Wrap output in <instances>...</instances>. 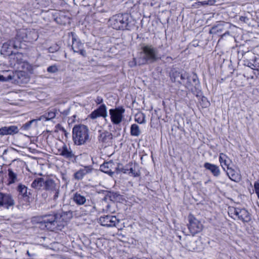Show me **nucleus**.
I'll return each mask as SVG.
<instances>
[{
  "mask_svg": "<svg viewBox=\"0 0 259 259\" xmlns=\"http://www.w3.org/2000/svg\"><path fill=\"white\" fill-rule=\"evenodd\" d=\"M181 81L180 83L183 84L188 90L191 91L196 97H200L201 92L199 89V82L195 74H189L184 72L181 74Z\"/></svg>",
  "mask_w": 259,
  "mask_h": 259,
  "instance_id": "obj_1",
  "label": "nucleus"
},
{
  "mask_svg": "<svg viewBox=\"0 0 259 259\" xmlns=\"http://www.w3.org/2000/svg\"><path fill=\"white\" fill-rule=\"evenodd\" d=\"M132 17L128 13L113 15L109 20V25L116 30H129L131 28Z\"/></svg>",
  "mask_w": 259,
  "mask_h": 259,
  "instance_id": "obj_2",
  "label": "nucleus"
},
{
  "mask_svg": "<svg viewBox=\"0 0 259 259\" xmlns=\"http://www.w3.org/2000/svg\"><path fill=\"white\" fill-rule=\"evenodd\" d=\"M72 139L76 145H82L90 141L89 130L83 124L75 125L72 129Z\"/></svg>",
  "mask_w": 259,
  "mask_h": 259,
  "instance_id": "obj_3",
  "label": "nucleus"
},
{
  "mask_svg": "<svg viewBox=\"0 0 259 259\" xmlns=\"http://www.w3.org/2000/svg\"><path fill=\"white\" fill-rule=\"evenodd\" d=\"M142 49L141 56L137 59L139 65L154 62L158 58L157 50L152 45H144Z\"/></svg>",
  "mask_w": 259,
  "mask_h": 259,
  "instance_id": "obj_4",
  "label": "nucleus"
},
{
  "mask_svg": "<svg viewBox=\"0 0 259 259\" xmlns=\"http://www.w3.org/2000/svg\"><path fill=\"white\" fill-rule=\"evenodd\" d=\"M61 218L56 213L48 214L41 217V223H44L48 230L54 231L61 229L59 220Z\"/></svg>",
  "mask_w": 259,
  "mask_h": 259,
  "instance_id": "obj_5",
  "label": "nucleus"
},
{
  "mask_svg": "<svg viewBox=\"0 0 259 259\" xmlns=\"http://www.w3.org/2000/svg\"><path fill=\"white\" fill-rule=\"evenodd\" d=\"M109 112L111 121L113 124L118 125L122 122L125 112V109L122 107L110 109Z\"/></svg>",
  "mask_w": 259,
  "mask_h": 259,
  "instance_id": "obj_6",
  "label": "nucleus"
},
{
  "mask_svg": "<svg viewBox=\"0 0 259 259\" xmlns=\"http://www.w3.org/2000/svg\"><path fill=\"white\" fill-rule=\"evenodd\" d=\"M229 214L235 215L243 223H248L251 220L250 213L245 208H232L230 209Z\"/></svg>",
  "mask_w": 259,
  "mask_h": 259,
  "instance_id": "obj_7",
  "label": "nucleus"
},
{
  "mask_svg": "<svg viewBox=\"0 0 259 259\" xmlns=\"http://www.w3.org/2000/svg\"><path fill=\"white\" fill-rule=\"evenodd\" d=\"M188 229L192 235L200 232L202 229L201 223L192 215H189Z\"/></svg>",
  "mask_w": 259,
  "mask_h": 259,
  "instance_id": "obj_8",
  "label": "nucleus"
},
{
  "mask_svg": "<svg viewBox=\"0 0 259 259\" xmlns=\"http://www.w3.org/2000/svg\"><path fill=\"white\" fill-rule=\"evenodd\" d=\"M120 220L115 216L107 215L102 216L99 219V223L102 226L107 227H116Z\"/></svg>",
  "mask_w": 259,
  "mask_h": 259,
  "instance_id": "obj_9",
  "label": "nucleus"
},
{
  "mask_svg": "<svg viewBox=\"0 0 259 259\" xmlns=\"http://www.w3.org/2000/svg\"><path fill=\"white\" fill-rule=\"evenodd\" d=\"M15 203V200L11 194L0 192V207L9 209L13 207Z\"/></svg>",
  "mask_w": 259,
  "mask_h": 259,
  "instance_id": "obj_10",
  "label": "nucleus"
},
{
  "mask_svg": "<svg viewBox=\"0 0 259 259\" xmlns=\"http://www.w3.org/2000/svg\"><path fill=\"white\" fill-rule=\"evenodd\" d=\"M107 108L106 106L103 104L101 105L98 108L93 111L89 115V117L92 119H95L98 117H102L105 120L107 117Z\"/></svg>",
  "mask_w": 259,
  "mask_h": 259,
  "instance_id": "obj_11",
  "label": "nucleus"
},
{
  "mask_svg": "<svg viewBox=\"0 0 259 259\" xmlns=\"http://www.w3.org/2000/svg\"><path fill=\"white\" fill-rule=\"evenodd\" d=\"M71 34L72 36V49L74 52L78 53L82 56H85L86 52L83 49V45L76 40L73 32H71Z\"/></svg>",
  "mask_w": 259,
  "mask_h": 259,
  "instance_id": "obj_12",
  "label": "nucleus"
},
{
  "mask_svg": "<svg viewBox=\"0 0 259 259\" xmlns=\"http://www.w3.org/2000/svg\"><path fill=\"white\" fill-rule=\"evenodd\" d=\"M59 154L66 159H71L74 157L75 155L70 147L63 144V146L58 149Z\"/></svg>",
  "mask_w": 259,
  "mask_h": 259,
  "instance_id": "obj_13",
  "label": "nucleus"
},
{
  "mask_svg": "<svg viewBox=\"0 0 259 259\" xmlns=\"http://www.w3.org/2000/svg\"><path fill=\"white\" fill-rule=\"evenodd\" d=\"M60 185L59 183L56 182L52 178H47L45 180L44 189L49 192L51 190L56 189H60Z\"/></svg>",
  "mask_w": 259,
  "mask_h": 259,
  "instance_id": "obj_14",
  "label": "nucleus"
},
{
  "mask_svg": "<svg viewBox=\"0 0 259 259\" xmlns=\"http://www.w3.org/2000/svg\"><path fill=\"white\" fill-rule=\"evenodd\" d=\"M93 168L91 166H86L79 169L74 174V178L77 180H80L83 179L84 176L91 173Z\"/></svg>",
  "mask_w": 259,
  "mask_h": 259,
  "instance_id": "obj_15",
  "label": "nucleus"
},
{
  "mask_svg": "<svg viewBox=\"0 0 259 259\" xmlns=\"http://www.w3.org/2000/svg\"><path fill=\"white\" fill-rule=\"evenodd\" d=\"M191 237H185V238L180 242L182 247L185 248L187 250L193 251L196 248L195 242L191 240Z\"/></svg>",
  "mask_w": 259,
  "mask_h": 259,
  "instance_id": "obj_16",
  "label": "nucleus"
},
{
  "mask_svg": "<svg viewBox=\"0 0 259 259\" xmlns=\"http://www.w3.org/2000/svg\"><path fill=\"white\" fill-rule=\"evenodd\" d=\"M100 135L98 136V140L100 142L105 144H109L112 139L111 133L107 131H99Z\"/></svg>",
  "mask_w": 259,
  "mask_h": 259,
  "instance_id": "obj_17",
  "label": "nucleus"
},
{
  "mask_svg": "<svg viewBox=\"0 0 259 259\" xmlns=\"http://www.w3.org/2000/svg\"><path fill=\"white\" fill-rule=\"evenodd\" d=\"M18 128L15 125L4 126L0 128V135L1 136L13 135L18 133Z\"/></svg>",
  "mask_w": 259,
  "mask_h": 259,
  "instance_id": "obj_18",
  "label": "nucleus"
},
{
  "mask_svg": "<svg viewBox=\"0 0 259 259\" xmlns=\"http://www.w3.org/2000/svg\"><path fill=\"white\" fill-rule=\"evenodd\" d=\"M204 167L209 170L215 177H218L221 174L219 167L217 165L209 162H205L204 164Z\"/></svg>",
  "mask_w": 259,
  "mask_h": 259,
  "instance_id": "obj_19",
  "label": "nucleus"
},
{
  "mask_svg": "<svg viewBox=\"0 0 259 259\" xmlns=\"http://www.w3.org/2000/svg\"><path fill=\"white\" fill-rule=\"evenodd\" d=\"M72 200L77 205H82L85 204L87 198L82 193L76 192L73 195Z\"/></svg>",
  "mask_w": 259,
  "mask_h": 259,
  "instance_id": "obj_20",
  "label": "nucleus"
},
{
  "mask_svg": "<svg viewBox=\"0 0 259 259\" xmlns=\"http://www.w3.org/2000/svg\"><path fill=\"white\" fill-rule=\"evenodd\" d=\"M17 190L19 192V195H21L22 197L29 199L31 193L28 192L27 187L22 184H19L17 187Z\"/></svg>",
  "mask_w": 259,
  "mask_h": 259,
  "instance_id": "obj_21",
  "label": "nucleus"
},
{
  "mask_svg": "<svg viewBox=\"0 0 259 259\" xmlns=\"http://www.w3.org/2000/svg\"><path fill=\"white\" fill-rule=\"evenodd\" d=\"M57 110L53 109L39 117L37 120L47 121L54 118L56 116Z\"/></svg>",
  "mask_w": 259,
  "mask_h": 259,
  "instance_id": "obj_22",
  "label": "nucleus"
},
{
  "mask_svg": "<svg viewBox=\"0 0 259 259\" xmlns=\"http://www.w3.org/2000/svg\"><path fill=\"white\" fill-rule=\"evenodd\" d=\"M219 161L224 170H225V168L224 166H226L227 169L230 168L229 165L231 163V160L226 154L224 153L220 154Z\"/></svg>",
  "mask_w": 259,
  "mask_h": 259,
  "instance_id": "obj_23",
  "label": "nucleus"
},
{
  "mask_svg": "<svg viewBox=\"0 0 259 259\" xmlns=\"http://www.w3.org/2000/svg\"><path fill=\"white\" fill-rule=\"evenodd\" d=\"M228 169L229 171L227 172V175L230 180L236 182L240 181L241 177L238 172L231 167Z\"/></svg>",
  "mask_w": 259,
  "mask_h": 259,
  "instance_id": "obj_24",
  "label": "nucleus"
},
{
  "mask_svg": "<svg viewBox=\"0 0 259 259\" xmlns=\"http://www.w3.org/2000/svg\"><path fill=\"white\" fill-rule=\"evenodd\" d=\"M45 182L44 178H37L32 182L31 187L35 189L40 190L42 186L44 187Z\"/></svg>",
  "mask_w": 259,
  "mask_h": 259,
  "instance_id": "obj_25",
  "label": "nucleus"
},
{
  "mask_svg": "<svg viewBox=\"0 0 259 259\" xmlns=\"http://www.w3.org/2000/svg\"><path fill=\"white\" fill-rule=\"evenodd\" d=\"M38 35L35 29H28L27 36V41H33L37 39Z\"/></svg>",
  "mask_w": 259,
  "mask_h": 259,
  "instance_id": "obj_26",
  "label": "nucleus"
},
{
  "mask_svg": "<svg viewBox=\"0 0 259 259\" xmlns=\"http://www.w3.org/2000/svg\"><path fill=\"white\" fill-rule=\"evenodd\" d=\"M28 29H21L17 31L16 38L19 41H27V36Z\"/></svg>",
  "mask_w": 259,
  "mask_h": 259,
  "instance_id": "obj_27",
  "label": "nucleus"
},
{
  "mask_svg": "<svg viewBox=\"0 0 259 259\" xmlns=\"http://www.w3.org/2000/svg\"><path fill=\"white\" fill-rule=\"evenodd\" d=\"M112 165V163L111 162H105L100 166V170L110 176H112L114 174V172L110 168Z\"/></svg>",
  "mask_w": 259,
  "mask_h": 259,
  "instance_id": "obj_28",
  "label": "nucleus"
},
{
  "mask_svg": "<svg viewBox=\"0 0 259 259\" xmlns=\"http://www.w3.org/2000/svg\"><path fill=\"white\" fill-rule=\"evenodd\" d=\"M8 184H13L18 181L17 175L12 169H8Z\"/></svg>",
  "mask_w": 259,
  "mask_h": 259,
  "instance_id": "obj_29",
  "label": "nucleus"
},
{
  "mask_svg": "<svg viewBox=\"0 0 259 259\" xmlns=\"http://www.w3.org/2000/svg\"><path fill=\"white\" fill-rule=\"evenodd\" d=\"M130 133L132 136H139L141 133V132L139 125L136 124H132L130 128Z\"/></svg>",
  "mask_w": 259,
  "mask_h": 259,
  "instance_id": "obj_30",
  "label": "nucleus"
},
{
  "mask_svg": "<svg viewBox=\"0 0 259 259\" xmlns=\"http://www.w3.org/2000/svg\"><path fill=\"white\" fill-rule=\"evenodd\" d=\"M146 116L145 114L142 112H139L136 114L135 116V120L136 122L139 124H144L146 121L145 119Z\"/></svg>",
  "mask_w": 259,
  "mask_h": 259,
  "instance_id": "obj_31",
  "label": "nucleus"
},
{
  "mask_svg": "<svg viewBox=\"0 0 259 259\" xmlns=\"http://www.w3.org/2000/svg\"><path fill=\"white\" fill-rule=\"evenodd\" d=\"M60 189H56L55 190H51L48 192L49 198L51 200L56 201L59 197L60 193Z\"/></svg>",
  "mask_w": 259,
  "mask_h": 259,
  "instance_id": "obj_32",
  "label": "nucleus"
},
{
  "mask_svg": "<svg viewBox=\"0 0 259 259\" xmlns=\"http://www.w3.org/2000/svg\"><path fill=\"white\" fill-rule=\"evenodd\" d=\"M213 4L214 1L210 0L203 2H197L194 3L192 6L195 9H197L204 5H212Z\"/></svg>",
  "mask_w": 259,
  "mask_h": 259,
  "instance_id": "obj_33",
  "label": "nucleus"
},
{
  "mask_svg": "<svg viewBox=\"0 0 259 259\" xmlns=\"http://www.w3.org/2000/svg\"><path fill=\"white\" fill-rule=\"evenodd\" d=\"M132 163H131L130 167L129 168V171L127 174L132 177H139L140 175V172L139 170L136 168V167L134 166H132Z\"/></svg>",
  "mask_w": 259,
  "mask_h": 259,
  "instance_id": "obj_34",
  "label": "nucleus"
},
{
  "mask_svg": "<svg viewBox=\"0 0 259 259\" xmlns=\"http://www.w3.org/2000/svg\"><path fill=\"white\" fill-rule=\"evenodd\" d=\"M13 47L16 48V46L13 44L12 41L10 40L5 42L2 46V50L6 52H8L9 50L11 49Z\"/></svg>",
  "mask_w": 259,
  "mask_h": 259,
  "instance_id": "obj_35",
  "label": "nucleus"
},
{
  "mask_svg": "<svg viewBox=\"0 0 259 259\" xmlns=\"http://www.w3.org/2000/svg\"><path fill=\"white\" fill-rule=\"evenodd\" d=\"M201 105L203 108H206L209 105V102L207 100V98L205 97L201 98V101L200 102Z\"/></svg>",
  "mask_w": 259,
  "mask_h": 259,
  "instance_id": "obj_36",
  "label": "nucleus"
},
{
  "mask_svg": "<svg viewBox=\"0 0 259 259\" xmlns=\"http://www.w3.org/2000/svg\"><path fill=\"white\" fill-rule=\"evenodd\" d=\"M58 71L57 66L56 65H52L48 67L47 71L49 73H56Z\"/></svg>",
  "mask_w": 259,
  "mask_h": 259,
  "instance_id": "obj_37",
  "label": "nucleus"
},
{
  "mask_svg": "<svg viewBox=\"0 0 259 259\" xmlns=\"http://www.w3.org/2000/svg\"><path fill=\"white\" fill-rule=\"evenodd\" d=\"M59 48H60V47H59V46L55 44V45L50 47V48H49L48 51L50 53H55V52L58 51L59 50Z\"/></svg>",
  "mask_w": 259,
  "mask_h": 259,
  "instance_id": "obj_38",
  "label": "nucleus"
},
{
  "mask_svg": "<svg viewBox=\"0 0 259 259\" xmlns=\"http://www.w3.org/2000/svg\"><path fill=\"white\" fill-rule=\"evenodd\" d=\"M254 189L255 192L259 199V182L256 181L254 183Z\"/></svg>",
  "mask_w": 259,
  "mask_h": 259,
  "instance_id": "obj_39",
  "label": "nucleus"
},
{
  "mask_svg": "<svg viewBox=\"0 0 259 259\" xmlns=\"http://www.w3.org/2000/svg\"><path fill=\"white\" fill-rule=\"evenodd\" d=\"M131 163H129L128 164H126L125 166L121 167L120 168V171L122 172L124 174H126L129 171V168L130 167Z\"/></svg>",
  "mask_w": 259,
  "mask_h": 259,
  "instance_id": "obj_40",
  "label": "nucleus"
},
{
  "mask_svg": "<svg viewBox=\"0 0 259 259\" xmlns=\"http://www.w3.org/2000/svg\"><path fill=\"white\" fill-rule=\"evenodd\" d=\"M245 65H246L247 66L249 67L252 69L255 70L256 68V65L254 64L253 63H251L250 61H245Z\"/></svg>",
  "mask_w": 259,
  "mask_h": 259,
  "instance_id": "obj_41",
  "label": "nucleus"
},
{
  "mask_svg": "<svg viewBox=\"0 0 259 259\" xmlns=\"http://www.w3.org/2000/svg\"><path fill=\"white\" fill-rule=\"evenodd\" d=\"M34 121V120H32L27 123H26L25 124H24L23 126V127H24V129L25 130H27L28 129V128L30 126L31 124H32V123Z\"/></svg>",
  "mask_w": 259,
  "mask_h": 259,
  "instance_id": "obj_42",
  "label": "nucleus"
},
{
  "mask_svg": "<svg viewBox=\"0 0 259 259\" xmlns=\"http://www.w3.org/2000/svg\"><path fill=\"white\" fill-rule=\"evenodd\" d=\"M137 64L138 65V63H137V59L136 58H134L133 61L130 62V65L131 67L135 66Z\"/></svg>",
  "mask_w": 259,
  "mask_h": 259,
  "instance_id": "obj_43",
  "label": "nucleus"
},
{
  "mask_svg": "<svg viewBox=\"0 0 259 259\" xmlns=\"http://www.w3.org/2000/svg\"><path fill=\"white\" fill-rule=\"evenodd\" d=\"M103 100L102 98L101 97H99V96L97 97L95 100V102L97 104H101L103 102Z\"/></svg>",
  "mask_w": 259,
  "mask_h": 259,
  "instance_id": "obj_44",
  "label": "nucleus"
},
{
  "mask_svg": "<svg viewBox=\"0 0 259 259\" xmlns=\"http://www.w3.org/2000/svg\"><path fill=\"white\" fill-rule=\"evenodd\" d=\"M239 20L242 22L247 23L248 20V18L245 16H240L239 18Z\"/></svg>",
  "mask_w": 259,
  "mask_h": 259,
  "instance_id": "obj_45",
  "label": "nucleus"
},
{
  "mask_svg": "<svg viewBox=\"0 0 259 259\" xmlns=\"http://www.w3.org/2000/svg\"><path fill=\"white\" fill-rule=\"evenodd\" d=\"M170 78L173 81H176V77L172 73L170 74Z\"/></svg>",
  "mask_w": 259,
  "mask_h": 259,
  "instance_id": "obj_46",
  "label": "nucleus"
},
{
  "mask_svg": "<svg viewBox=\"0 0 259 259\" xmlns=\"http://www.w3.org/2000/svg\"><path fill=\"white\" fill-rule=\"evenodd\" d=\"M226 35H230V32L229 31L226 32L225 33L223 34L222 36H226Z\"/></svg>",
  "mask_w": 259,
  "mask_h": 259,
  "instance_id": "obj_47",
  "label": "nucleus"
},
{
  "mask_svg": "<svg viewBox=\"0 0 259 259\" xmlns=\"http://www.w3.org/2000/svg\"><path fill=\"white\" fill-rule=\"evenodd\" d=\"M4 78V77L2 75H0V80H2Z\"/></svg>",
  "mask_w": 259,
  "mask_h": 259,
  "instance_id": "obj_48",
  "label": "nucleus"
},
{
  "mask_svg": "<svg viewBox=\"0 0 259 259\" xmlns=\"http://www.w3.org/2000/svg\"><path fill=\"white\" fill-rule=\"evenodd\" d=\"M246 54H251V55H253L252 53L251 52H248L247 53H245V55H246Z\"/></svg>",
  "mask_w": 259,
  "mask_h": 259,
  "instance_id": "obj_49",
  "label": "nucleus"
},
{
  "mask_svg": "<svg viewBox=\"0 0 259 259\" xmlns=\"http://www.w3.org/2000/svg\"><path fill=\"white\" fill-rule=\"evenodd\" d=\"M179 240H181V236H179Z\"/></svg>",
  "mask_w": 259,
  "mask_h": 259,
  "instance_id": "obj_50",
  "label": "nucleus"
},
{
  "mask_svg": "<svg viewBox=\"0 0 259 259\" xmlns=\"http://www.w3.org/2000/svg\"><path fill=\"white\" fill-rule=\"evenodd\" d=\"M27 254H28L29 255H29V251H27Z\"/></svg>",
  "mask_w": 259,
  "mask_h": 259,
  "instance_id": "obj_51",
  "label": "nucleus"
}]
</instances>
